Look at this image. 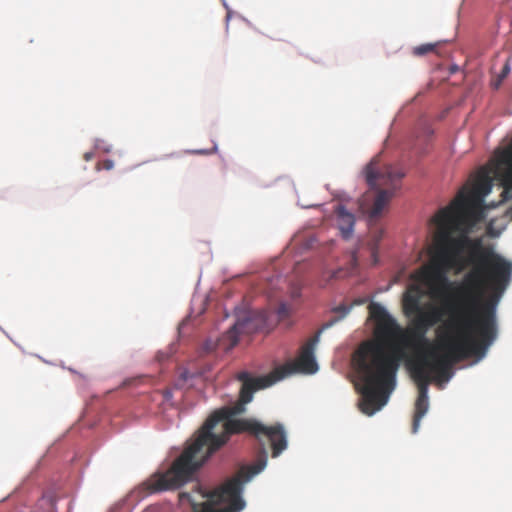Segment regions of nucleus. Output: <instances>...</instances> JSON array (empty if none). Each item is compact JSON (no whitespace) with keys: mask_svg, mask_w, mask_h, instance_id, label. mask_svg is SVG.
<instances>
[{"mask_svg":"<svg viewBox=\"0 0 512 512\" xmlns=\"http://www.w3.org/2000/svg\"><path fill=\"white\" fill-rule=\"evenodd\" d=\"M320 332L302 346L296 361L287 362L267 376L254 378L247 371L239 372L237 379L242 382L239 400L232 406H223L215 410L171 467L166 472L151 475L133 493L150 495L180 488L213 453L227 443L233 434L248 432L259 444L258 455L263 451L267 453V445H269L272 457H278L287 448V436L282 424L267 426L252 418L238 419L235 416L246 411L245 405L252 401L255 391L267 388L296 372L315 373L318 366L314 349L319 341Z\"/></svg>","mask_w":512,"mask_h":512,"instance_id":"f257e3e1","label":"nucleus"},{"mask_svg":"<svg viewBox=\"0 0 512 512\" xmlns=\"http://www.w3.org/2000/svg\"><path fill=\"white\" fill-rule=\"evenodd\" d=\"M490 171L481 170L472 185L464 186L449 205L432 218L435 225L433 265L424 269L429 280L444 281L452 267L473 264L463 277L457 297L476 307L481 303L497 305L512 279V262L497 253L482 238H471L465 229L466 217L482 205L492 190Z\"/></svg>","mask_w":512,"mask_h":512,"instance_id":"f03ea898","label":"nucleus"},{"mask_svg":"<svg viewBox=\"0 0 512 512\" xmlns=\"http://www.w3.org/2000/svg\"><path fill=\"white\" fill-rule=\"evenodd\" d=\"M447 312L449 317L437 332L438 347L443 354H420L409 362L411 376L418 387L413 433L418 431L429 407V384L448 382L455 363L471 356H483L497 338L496 308L490 303L473 307L457 297L447 305Z\"/></svg>","mask_w":512,"mask_h":512,"instance_id":"7ed1b4c3","label":"nucleus"},{"mask_svg":"<svg viewBox=\"0 0 512 512\" xmlns=\"http://www.w3.org/2000/svg\"><path fill=\"white\" fill-rule=\"evenodd\" d=\"M368 310L375 323V338L359 345L353 362L361 383L359 408L370 416L387 403L403 359L409 366L410 360L420 354H439L426 338L428 330L416 322L413 321L411 329L404 330L381 304L372 302Z\"/></svg>","mask_w":512,"mask_h":512,"instance_id":"20e7f679","label":"nucleus"},{"mask_svg":"<svg viewBox=\"0 0 512 512\" xmlns=\"http://www.w3.org/2000/svg\"><path fill=\"white\" fill-rule=\"evenodd\" d=\"M268 453L257 456L256 462L251 466H243L237 474L214 491H206L197 485L191 493H180V501H187L192 512H239L245 502L241 497L244 483L260 473L267 464Z\"/></svg>","mask_w":512,"mask_h":512,"instance_id":"39448f33","label":"nucleus"},{"mask_svg":"<svg viewBox=\"0 0 512 512\" xmlns=\"http://www.w3.org/2000/svg\"><path fill=\"white\" fill-rule=\"evenodd\" d=\"M365 179L370 189L359 200L360 210L370 219L377 218L388 204L404 172L393 165L380 166L377 158L368 163L364 170Z\"/></svg>","mask_w":512,"mask_h":512,"instance_id":"423d86ee","label":"nucleus"},{"mask_svg":"<svg viewBox=\"0 0 512 512\" xmlns=\"http://www.w3.org/2000/svg\"><path fill=\"white\" fill-rule=\"evenodd\" d=\"M431 261L428 265L421 267L410 275V279L414 281V283L410 284L405 293L403 294L402 304L403 311L407 317H412L415 313L420 311L421 301L424 296V291L421 285H424L428 288L429 294L432 297H439L443 290L447 289L451 284L447 277V274L454 270L456 272H461L464 269L470 267V270L473 269V264H464L462 268L455 266L447 270L445 273L446 280L444 281H435L429 280L423 270L433 265V255H434V238L432 239L431 246Z\"/></svg>","mask_w":512,"mask_h":512,"instance_id":"0eeeda50","label":"nucleus"},{"mask_svg":"<svg viewBox=\"0 0 512 512\" xmlns=\"http://www.w3.org/2000/svg\"><path fill=\"white\" fill-rule=\"evenodd\" d=\"M492 165L494 177L503 187L502 201L512 199V140L495 152Z\"/></svg>","mask_w":512,"mask_h":512,"instance_id":"6e6552de","label":"nucleus"},{"mask_svg":"<svg viewBox=\"0 0 512 512\" xmlns=\"http://www.w3.org/2000/svg\"><path fill=\"white\" fill-rule=\"evenodd\" d=\"M264 321V316L261 313H249L243 318H239L223 338L228 342L227 348H232L238 343L240 334H252L260 330Z\"/></svg>","mask_w":512,"mask_h":512,"instance_id":"1a4fd4ad","label":"nucleus"},{"mask_svg":"<svg viewBox=\"0 0 512 512\" xmlns=\"http://www.w3.org/2000/svg\"><path fill=\"white\" fill-rule=\"evenodd\" d=\"M335 214L337 218V225L342 237L344 239H349L353 234L355 225L354 214L347 211L342 205H338L335 208Z\"/></svg>","mask_w":512,"mask_h":512,"instance_id":"9d476101","label":"nucleus"},{"mask_svg":"<svg viewBox=\"0 0 512 512\" xmlns=\"http://www.w3.org/2000/svg\"><path fill=\"white\" fill-rule=\"evenodd\" d=\"M442 315V311L439 308L430 305L427 310L421 307L420 311L413 315L415 316L413 321L426 330H429L441 321Z\"/></svg>","mask_w":512,"mask_h":512,"instance_id":"9b49d317","label":"nucleus"},{"mask_svg":"<svg viewBox=\"0 0 512 512\" xmlns=\"http://www.w3.org/2000/svg\"><path fill=\"white\" fill-rule=\"evenodd\" d=\"M351 310V306H347L345 304H341L337 307H335L333 309V312L335 313H338L339 316L331 319L330 321L326 322L323 326H322V329H328L330 327H332L336 322L340 321L341 319H343Z\"/></svg>","mask_w":512,"mask_h":512,"instance_id":"f8f14e48","label":"nucleus"},{"mask_svg":"<svg viewBox=\"0 0 512 512\" xmlns=\"http://www.w3.org/2000/svg\"><path fill=\"white\" fill-rule=\"evenodd\" d=\"M56 498L53 494L47 493L42 496L38 502V506L43 509L44 512H54Z\"/></svg>","mask_w":512,"mask_h":512,"instance_id":"ddd939ff","label":"nucleus"},{"mask_svg":"<svg viewBox=\"0 0 512 512\" xmlns=\"http://www.w3.org/2000/svg\"><path fill=\"white\" fill-rule=\"evenodd\" d=\"M438 43H435V44H431V43H426V44H421L419 46H416L413 48V55L415 56H424L428 53H431V52H434L436 47H437Z\"/></svg>","mask_w":512,"mask_h":512,"instance_id":"4468645a","label":"nucleus"},{"mask_svg":"<svg viewBox=\"0 0 512 512\" xmlns=\"http://www.w3.org/2000/svg\"><path fill=\"white\" fill-rule=\"evenodd\" d=\"M382 234H383L382 231L376 232L375 235L373 236V240L371 242V256H372L374 264H376L378 262L377 245L380 242V240L382 239Z\"/></svg>","mask_w":512,"mask_h":512,"instance_id":"2eb2a0df","label":"nucleus"},{"mask_svg":"<svg viewBox=\"0 0 512 512\" xmlns=\"http://www.w3.org/2000/svg\"><path fill=\"white\" fill-rule=\"evenodd\" d=\"M114 166V162L112 160H104L101 164L99 163L97 165V169H100V168H103V169H106V170H110L112 169Z\"/></svg>","mask_w":512,"mask_h":512,"instance_id":"dca6fc26","label":"nucleus"},{"mask_svg":"<svg viewBox=\"0 0 512 512\" xmlns=\"http://www.w3.org/2000/svg\"><path fill=\"white\" fill-rule=\"evenodd\" d=\"M287 313H288V311H287V307H286V305H285V304H281V305H280V307H279V309H278V314H279L280 316H284V315H286Z\"/></svg>","mask_w":512,"mask_h":512,"instance_id":"f3484780","label":"nucleus"},{"mask_svg":"<svg viewBox=\"0 0 512 512\" xmlns=\"http://www.w3.org/2000/svg\"><path fill=\"white\" fill-rule=\"evenodd\" d=\"M83 157H84L85 161H90L94 157V153L93 152H86Z\"/></svg>","mask_w":512,"mask_h":512,"instance_id":"a211bd4d","label":"nucleus"},{"mask_svg":"<svg viewBox=\"0 0 512 512\" xmlns=\"http://www.w3.org/2000/svg\"><path fill=\"white\" fill-rule=\"evenodd\" d=\"M508 72H509V67H508V65H505L503 68V71H502L501 78H504Z\"/></svg>","mask_w":512,"mask_h":512,"instance_id":"6ab92c4d","label":"nucleus"},{"mask_svg":"<svg viewBox=\"0 0 512 512\" xmlns=\"http://www.w3.org/2000/svg\"><path fill=\"white\" fill-rule=\"evenodd\" d=\"M500 81H501V80H499V81L495 84V87H496V88H498V86L500 85Z\"/></svg>","mask_w":512,"mask_h":512,"instance_id":"aec40b11","label":"nucleus"},{"mask_svg":"<svg viewBox=\"0 0 512 512\" xmlns=\"http://www.w3.org/2000/svg\"><path fill=\"white\" fill-rule=\"evenodd\" d=\"M510 212H511V218H512V207H511V210H510Z\"/></svg>","mask_w":512,"mask_h":512,"instance_id":"412c9836","label":"nucleus"}]
</instances>
